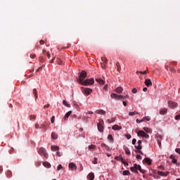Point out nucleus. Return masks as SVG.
Instances as JSON below:
<instances>
[{
	"instance_id": "58",
	"label": "nucleus",
	"mask_w": 180,
	"mask_h": 180,
	"mask_svg": "<svg viewBox=\"0 0 180 180\" xmlns=\"http://www.w3.org/2000/svg\"><path fill=\"white\" fill-rule=\"evenodd\" d=\"M44 109H47V108H50V104H46L44 106Z\"/></svg>"
},
{
	"instance_id": "33",
	"label": "nucleus",
	"mask_w": 180,
	"mask_h": 180,
	"mask_svg": "<svg viewBox=\"0 0 180 180\" xmlns=\"http://www.w3.org/2000/svg\"><path fill=\"white\" fill-rule=\"evenodd\" d=\"M63 104L65 105V106H67V108H71V105L70 104H68V103H67V101L64 100L63 101Z\"/></svg>"
},
{
	"instance_id": "9",
	"label": "nucleus",
	"mask_w": 180,
	"mask_h": 180,
	"mask_svg": "<svg viewBox=\"0 0 180 180\" xmlns=\"http://www.w3.org/2000/svg\"><path fill=\"white\" fill-rule=\"evenodd\" d=\"M85 78H86V72H85L84 70L82 71V72L80 73L79 75V79H82V81L84 79H85Z\"/></svg>"
},
{
	"instance_id": "48",
	"label": "nucleus",
	"mask_w": 180,
	"mask_h": 180,
	"mask_svg": "<svg viewBox=\"0 0 180 180\" xmlns=\"http://www.w3.org/2000/svg\"><path fill=\"white\" fill-rule=\"evenodd\" d=\"M60 169H63V165H59L57 167V171H60Z\"/></svg>"
},
{
	"instance_id": "59",
	"label": "nucleus",
	"mask_w": 180,
	"mask_h": 180,
	"mask_svg": "<svg viewBox=\"0 0 180 180\" xmlns=\"http://www.w3.org/2000/svg\"><path fill=\"white\" fill-rule=\"evenodd\" d=\"M136 153H139V154H141V155H144V153H143L141 152V150H139V151L136 150Z\"/></svg>"
},
{
	"instance_id": "52",
	"label": "nucleus",
	"mask_w": 180,
	"mask_h": 180,
	"mask_svg": "<svg viewBox=\"0 0 180 180\" xmlns=\"http://www.w3.org/2000/svg\"><path fill=\"white\" fill-rule=\"evenodd\" d=\"M136 142H137V139H133V140H132V144H133V146H134Z\"/></svg>"
},
{
	"instance_id": "11",
	"label": "nucleus",
	"mask_w": 180,
	"mask_h": 180,
	"mask_svg": "<svg viewBox=\"0 0 180 180\" xmlns=\"http://www.w3.org/2000/svg\"><path fill=\"white\" fill-rule=\"evenodd\" d=\"M158 175H160V176H167L168 174H169V172H161L158 171Z\"/></svg>"
},
{
	"instance_id": "49",
	"label": "nucleus",
	"mask_w": 180,
	"mask_h": 180,
	"mask_svg": "<svg viewBox=\"0 0 180 180\" xmlns=\"http://www.w3.org/2000/svg\"><path fill=\"white\" fill-rule=\"evenodd\" d=\"M125 136L127 139V140H130V139H131V135L130 134H126Z\"/></svg>"
},
{
	"instance_id": "63",
	"label": "nucleus",
	"mask_w": 180,
	"mask_h": 180,
	"mask_svg": "<svg viewBox=\"0 0 180 180\" xmlns=\"http://www.w3.org/2000/svg\"><path fill=\"white\" fill-rule=\"evenodd\" d=\"M30 57L31 58H34L36 57V54H31Z\"/></svg>"
},
{
	"instance_id": "50",
	"label": "nucleus",
	"mask_w": 180,
	"mask_h": 180,
	"mask_svg": "<svg viewBox=\"0 0 180 180\" xmlns=\"http://www.w3.org/2000/svg\"><path fill=\"white\" fill-rule=\"evenodd\" d=\"M169 71H171L172 72H175V68H172V67H170L169 68Z\"/></svg>"
},
{
	"instance_id": "36",
	"label": "nucleus",
	"mask_w": 180,
	"mask_h": 180,
	"mask_svg": "<svg viewBox=\"0 0 180 180\" xmlns=\"http://www.w3.org/2000/svg\"><path fill=\"white\" fill-rule=\"evenodd\" d=\"M143 120V122L144 120H147V122H150L151 120V117H150V116H146V117H144Z\"/></svg>"
},
{
	"instance_id": "16",
	"label": "nucleus",
	"mask_w": 180,
	"mask_h": 180,
	"mask_svg": "<svg viewBox=\"0 0 180 180\" xmlns=\"http://www.w3.org/2000/svg\"><path fill=\"white\" fill-rule=\"evenodd\" d=\"M51 151H58V150H60V147H58V146H51Z\"/></svg>"
},
{
	"instance_id": "41",
	"label": "nucleus",
	"mask_w": 180,
	"mask_h": 180,
	"mask_svg": "<svg viewBox=\"0 0 180 180\" xmlns=\"http://www.w3.org/2000/svg\"><path fill=\"white\" fill-rule=\"evenodd\" d=\"M116 121V117H113L112 120H108V123H113V122Z\"/></svg>"
},
{
	"instance_id": "14",
	"label": "nucleus",
	"mask_w": 180,
	"mask_h": 180,
	"mask_svg": "<svg viewBox=\"0 0 180 180\" xmlns=\"http://www.w3.org/2000/svg\"><path fill=\"white\" fill-rule=\"evenodd\" d=\"M95 179V174L93 172H91L87 176V179L94 180Z\"/></svg>"
},
{
	"instance_id": "19",
	"label": "nucleus",
	"mask_w": 180,
	"mask_h": 180,
	"mask_svg": "<svg viewBox=\"0 0 180 180\" xmlns=\"http://www.w3.org/2000/svg\"><path fill=\"white\" fill-rule=\"evenodd\" d=\"M110 98H111L112 99H119V95H118V94H115V93H112V94H111V95H110Z\"/></svg>"
},
{
	"instance_id": "27",
	"label": "nucleus",
	"mask_w": 180,
	"mask_h": 180,
	"mask_svg": "<svg viewBox=\"0 0 180 180\" xmlns=\"http://www.w3.org/2000/svg\"><path fill=\"white\" fill-rule=\"evenodd\" d=\"M116 66H117V71H118V72H120V71L122 70V68L120 67V63L119 62H117Z\"/></svg>"
},
{
	"instance_id": "42",
	"label": "nucleus",
	"mask_w": 180,
	"mask_h": 180,
	"mask_svg": "<svg viewBox=\"0 0 180 180\" xmlns=\"http://www.w3.org/2000/svg\"><path fill=\"white\" fill-rule=\"evenodd\" d=\"M101 60L103 61V63L108 64V59L106 58H101Z\"/></svg>"
},
{
	"instance_id": "22",
	"label": "nucleus",
	"mask_w": 180,
	"mask_h": 180,
	"mask_svg": "<svg viewBox=\"0 0 180 180\" xmlns=\"http://www.w3.org/2000/svg\"><path fill=\"white\" fill-rule=\"evenodd\" d=\"M71 113H72V111H68L64 117L65 120H67V119H68L70 117V116L71 115Z\"/></svg>"
},
{
	"instance_id": "61",
	"label": "nucleus",
	"mask_w": 180,
	"mask_h": 180,
	"mask_svg": "<svg viewBox=\"0 0 180 180\" xmlns=\"http://www.w3.org/2000/svg\"><path fill=\"white\" fill-rule=\"evenodd\" d=\"M54 119H55V117L53 116V117H51V123H54Z\"/></svg>"
},
{
	"instance_id": "54",
	"label": "nucleus",
	"mask_w": 180,
	"mask_h": 180,
	"mask_svg": "<svg viewBox=\"0 0 180 180\" xmlns=\"http://www.w3.org/2000/svg\"><path fill=\"white\" fill-rule=\"evenodd\" d=\"M140 73V74H143V75H146V74H147V71H143V72H136V73Z\"/></svg>"
},
{
	"instance_id": "21",
	"label": "nucleus",
	"mask_w": 180,
	"mask_h": 180,
	"mask_svg": "<svg viewBox=\"0 0 180 180\" xmlns=\"http://www.w3.org/2000/svg\"><path fill=\"white\" fill-rule=\"evenodd\" d=\"M43 54H46V57H48L49 60L51 58L50 52L46 51V50L42 51Z\"/></svg>"
},
{
	"instance_id": "47",
	"label": "nucleus",
	"mask_w": 180,
	"mask_h": 180,
	"mask_svg": "<svg viewBox=\"0 0 180 180\" xmlns=\"http://www.w3.org/2000/svg\"><path fill=\"white\" fill-rule=\"evenodd\" d=\"M94 148H95V146L94 145L89 146V150H94Z\"/></svg>"
},
{
	"instance_id": "35",
	"label": "nucleus",
	"mask_w": 180,
	"mask_h": 180,
	"mask_svg": "<svg viewBox=\"0 0 180 180\" xmlns=\"http://www.w3.org/2000/svg\"><path fill=\"white\" fill-rule=\"evenodd\" d=\"M144 131H146V133H150L151 132V129L148 127H144L143 128Z\"/></svg>"
},
{
	"instance_id": "51",
	"label": "nucleus",
	"mask_w": 180,
	"mask_h": 180,
	"mask_svg": "<svg viewBox=\"0 0 180 180\" xmlns=\"http://www.w3.org/2000/svg\"><path fill=\"white\" fill-rule=\"evenodd\" d=\"M70 47H71V44H68V46L63 47V50H65V49H68V48H70Z\"/></svg>"
},
{
	"instance_id": "3",
	"label": "nucleus",
	"mask_w": 180,
	"mask_h": 180,
	"mask_svg": "<svg viewBox=\"0 0 180 180\" xmlns=\"http://www.w3.org/2000/svg\"><path fill=\"white\" fill-rule=\"evenodd\" d=\"M37 151L39 155H44L45 158H49V153H47L46 148L41 147L38 149Z\"/></svg>"
},
{
	"instance_id": "12",
	"label": "nucleus",
	"mask_w": 180,
	"mask_h": 180,
	"mask_svg": "<svg viewBox=\"0 0 180 180\" xmlns=\"http://www.w3.org/2000/svg\"><path fill=\"white\" fill-rule=\"evenodd\" d=\"M145 84L146 85V86L150 87L153 86V82H151V79H146L145 80Z\"/></svg>"
},
{
	"instance_id": "62",
	"label": "nucleus",
	"mask_w": 180,
	"mask_h": 180,
	"mask_svg": "<svg viewBox=\"0 0 180 180\" xmlns=\"http://www.w3.org/2000/svg\"><path fill=\"white\" fill-rule=\"evenodd\" d=\"M43 68L42 66L39 67L37 70V72H39V71H41V70Z\"/></svg>"
},
{
	"instance_id": "34",
	"label": "nucleus",
	"mask_w": 180,
	"mask_h": 180,
	"mask_svg": "<svg viewBox=\"0 0 180 180\" xmlns=\"http://www.w3.org/2000/svg\"><path fill=\"white\" fill-rule=\"evenodd\" d=\"M33 95L35 96V99H37V89H33Z\"/></svg>"
},
{
	"instance_id": "7",
	"label": "nucleus",
	"mask_w": 180,
	"mask_h": 180,
	"mask_svg": "<svg viewBox=\"0 0 180 180\" xmlns=\"http://www.w3.org/2000/svg\"><path fill=\"white\" fill-rule=\"evenodd\" d=\"M168 106L169 108H171V109H176V108H178V103L174 101H168Z\"/></svg>"
},
{
	"instance_id": "17",
	"label": "nucleus",
	"mask_w": 180,
	"mask_h": 180,
	"mask_svg": "<svg viewBox=\"0 0 180 180\" xmlns=\"http://www.w3.org/2000/svg\"><path fill=\"white\" fill-rule=\"evenodd\" d=\"M112 130H122V127L115 124L112 127Z\"/></svg>"
},
{
	"instance_id": "2",
	"label": "nucleus",
	"mask_w": 180,
	"mask_h": 180,
	"mask_svg": "<svg viewBox=\"0 0 180 180\" xmlns=\"http://www.w3.org/2000/svg\"><path fill=\"white\" fill-rule=\"evenodd\" d=\"M131 171H132V172H134L135 174H137L139 172L137 171H140V172H141V174H146V170L141 169V166H140V165H137V164H134V166L131 167L130 168Z\"/></svg>"
},
{
	"instance_id": "4",
	"label": "nucleus",
	"mask_w": 180,
	"mask_h": 180,
	"mask_svg": "<svg viewBox=\"0 0 180 180\" xmlns=\"http://www.w3.org/2000/svg\"><path fill=\"white\" fill-rule=\"evenodd\" d=\"M97 127L98 131L100 133H103L104 127H103V120L100 119L98 123L97 124Z\"/></svg>"
},
{
	"instance_id": "23",
	"label": "nucleus",
	"mask_w": 180,
	"mask_h": 180,
	"mask_svg": "<svg viewBox=\"0 0 180 180\" xmlns=\"http://www.w3.org/2000/svg\"><path fill=\"white\" fill-rule=\"evenodd\" d=\"M126 98H129V96L127 95V96H123V95H118V100L120 101V100H124V99H126Z\"/></svg>"
},
{
	"instance_id": "8",
	"label": "nucleus",
	"mask_w": 180,
	"mask_h": 180,
	"mask_svg": "<svg viewBox=\"0 0 180 180\" xmlns=\"http://www.w3.org/2000/svg\"><path fill=\"white\" fill-rule=\"evenodd\" d=\"M159 113L160 115H167V113H168V108H160L159 110Z\"/></svg>"
},
{
	"instance_id": "43",
	"label": "nucleus",
	"mask_w": 180,
	"mask_h": 180,
	"mask_svg": "<svg viewBox=\"0 0 180 180\" xmlns=\"http://www.w3.org/2000/svg\"><path fill=\"white\" fill-rule=\"evenodd\" d=\"M92 163L94 164V165L98 164V158H94V160L92 162Z\"/></svg>"
},
{
	"instance_id": "18",
	"label": "nucleus",
	"mask_w": 180,
	"mask_h": 180,
	"mask_svg": "<svg viewBox=\"0 0 180 180\" xmlns=\"http://www.w3.org/2000/svg\"><path fill=\"white\" fill-rule=\"evenodd\" d=\"M96 112L97 113V115H105L106 114V111H105L103 110H96Z\"/></svg>"
},
{
	"instance_id": "37",
	"label": "nucleus",
	"mask_w": 180,
	"mask_h": 180,
	"mask_svg": "<svg viewBox=\"0 0 180 180\" xmlns=\"http://www.w3.org/2000/svg\"><path fill=\"white\" fill-rule=\"evenodd\" d=\"M122 175H130V172L129 170H124L122 173Z\"/></svg>"
},
{
	"instance_id": "53",
	"label": "nucleus",
	"mask_w": 180,
	"mask_h": 180,
	"mask_svg": "<svg viewBox=\"0 0 180 180\" xmlns=\"http://www.w3.org/2000/svg\"><path fill=\"white\" fill-rule=\"evenodd\" d=\"M142 122H144L143 119H142L141 120H139V119L136 120V123H142Z\"/></svg>"
},
{
	"instance_id": "60",
	"label": "nucleus",
	"mask_w": 180,
	"mask_h": 180,
	"mask_svg": "<svg viewBox=\"0 0 180 180\" xmlns=\"http://www.w3.org/2000/svg\"><path fill=\"white\" fill-rule=\"evenodd\" d=\"M136 159H138V160H141V155H136Z\"/></svg>"
},
{
	"instance_id": "24",
	"label": "nucleus",
	"mask_w": 180,
	"mask_h": 180,
	"mask_svg": "<svg viewBox=\"0 0 180 180\" xmlns=\"http://www.w3.org/2000/svg\"><path fill=\"white\" fill-rule=\"evenodd\" d=\"M170 159L172 160L173 164H176L177 160L175 159V156L174 155H170Z\"/></svg>"
},
{
	"instance_id": "64",
	"label": "nucleus",
	"mask_w": 180,
	"mask_h": 180,
	"mask_svg": "<svg viewBox=\"0 0 180 180\" xmlns=\"http://www.w3.org/2000/svg\"><path fill=\"white\" fill-rule=\"evenodd\" d=\"M40 44H44V41L43 39H41L40 41H39Z\"/></svg>"
},
{
	"instance_id": "55",
	"label": "nucleus",
	"mask_w": 180,
	"mask_h": 180,
	"mask_svg": "<svg viewBox=\"0 0 180 180\" xmlns=\"http://www.w3.org/2000/svg\"><path fill=\"white\" fill-rule=\"evenodd\" d=\"M132 93H133V94H137V89L134 88V89H132Z\"/></svg>"
},
{
	"instance_id": "26",
	"label": "nucleus",
	"mask_w": 180,
	"mask_h": 180,
	"mask_svg": "<svg viewBox=\"0 0 180 180\" xmlns=\"http://www.w3.org/2000/svg\"><path fill=\"white\" fill-rule=\"evenodd\" d=\"M144 161H145V162H146V164H148V165H151V162H152L151 159H150L148 158H146L144 159Z\"/></svg>"
},
{
	"instance_id": "40",
	"label": "nucleus",
	"mask_w": 180,
	"mask_h": 180,
	"mask_svg": "<svg viewBox=\"0 0 180 180\" xmlns=\"http://www.w3.org/2000/svg\"><path fill=\"white\" fill-rule=\"evenodd\" d=\"M57 64H58V65H63V60H61L60 59H57L56 61Z\"/></svg>"
},
{
	"instance_id": "57",
	"label": "nucleus",
	"mask_w": 180,
	"mask_h": 180,
	"mask_svg": "<svg viewBox=\"0 0 180 180\" xmlns=\"http://www.w3.org/2000/svg\"><path fill=\"white\" fill-rule=\"evenodd\" d=\"M86 115H94V112L92 111H88L87 112H85Z\"/></svg>"
},
{
	"instance_id": "44",
	"label": "nucleus",
	"mask_w": 180,
	"mask_h": 180,
	"mask_svg": "<svg viewBox=\"0 0 180 180\" xmlns=\"http://www.w3.org/2000/svg\"><path fill=\"white\" fill-rule=\"evenodd\" d=\"M56 155H57L58 157H61V155H63V153H61V152H60V151H57Z\"/></svg>"
},
{
	"instance_id": "13",
	"label": "nucleus",
	"mask_w": 180,
	"mask_h": 180,
	"mask_svg": "<svg viewBox=\"0 0 180 180\" xmlns=\"http://www.w3.org/2000/svg\"><path fill=\"white\" fill-rule=\"evenodd\" d=\"M141 143H143L141 140L138 141V146H135V148L136 150H141V148H143V147L141 146Z\"/></svg>"
},
{
	"instance_id": "20",
	"label": "nucleus",
	"mask_w": 180,
	"mask_h": 180,
	"mask_svg": "<svg viewBox=\"0 0 180 180\" xmlns=\"http://www.w3.org/2000/svg\"><path fill=\"white\" fill-rule=\"evenodd\" d=\"M96 82H98V84H100V85H103L105 84V80L102 79H96Z\"/></svg>"
},
{
	"instance_id": "6",
	"label": "nucleus",
	"mask_w": 180,
	"mask_h": 180,
	"mask_svg": "<svg viewBox=\"0 0 180 180\" xmlns=\"http://www.w3.org/2000/svg\"><path fill=\"white\" fill-rule=\"evenodd\" d=\"M137 136L139 137H144L145 139H149L150 138V135H148L147 133H146L144 131H139L137 133Z\"/></svg>"
},
{
	"instance_id": "15",
	"label": "nucleus",
	"mask_w": 180,
	"mask_h": 180,
	"mask_svg": "<svg viewBox=\"0 0 180 180\" xmlns=\"http://www.w3.org/2000/svg\"><path fill=\"white\" fill-rule=\"evenodd\" d=\"M123 148L127 155H130V149H129V147H127V146H124Z\"/></svg>"
},
{
	"instance_id": "30",
	"label": "nucleus",
	"mask_w": 180,
	"mask_h": 180,
	"mask_svg": "<svg viewBox=\"0 0 180 180\" xmlns=\"http://www.w3.org/2000/svg\"><path fill=\"white\" fill-rule=\"evenodd\" d=\"M51 137L52 139H53V140H57L58 135H57V134H56L55 132H52Z\"/></svg>"
},
{
	"instance_id": "29",
	"label": "nucleus",
	"mask_w": 180,
	"mask_h": 180,
	"mask_svg": "<svg viewBox=\"0 0 180 180\" xmlns=\"http://www.w3.org/2000/svg\"><path fill=\"white\" fill-rule=\"evenodd\" d=\"M120 161L124 164V165H129V162H126V160L123 158V157L120 158Z\"/></svg>"
},
{
	"instance_id": "5",
	"label": "nucleus",
	"mask_w": 180,
	"mask_h": 180,
	"mask_svg": "<svg viewBox=\"0 0 180 180\" xmlns=\"http://www.w3.org/2000/svg\"><path fill=\"white\" fill-rule=\"evenodd\" d=\"M82 92L84 95H91L92 94V89L82 87Z\"/></svg>"
},
{
	"instance_id": "56",
	"label": "nucleus",
	"mask_w": 180,
	"mask_h": 180,
	"mask_svg": "<svg viewBox=\"0 0 180 180\" xmlns=\"http://www.w3.org/2000/svg\"><path fill=\"white\" fill-rule=\"evenodd\" d=\"M122 156L121 155H120V156H116L115 158V160H117V161H119V160H120V158H121Z\"/></svg>"
},
{
	"instance_id": "10",
	"label": "nucleus",
	"mask_w": 180,
	"mask_h": 180,
	"mask_svg": "<svg viewBox=\"0 0 180 180\" xmlns=\"http://www.w3.org/2000/svg\"><path fill=\"white\" fill-rule=\"evenodd\" d=\"M69 168L72 171H75V170H77V165L74 162H70L69 164Z\"/></svg>"
},
{
	"instance_id": "45",
	"label": "nucleus",
	"mask_w": 180,
	"mask_h": 180,
	"mask_svg": "<svg viewBox=\"0 0 180 180\" xmlns=\"http://www.w3.org/2000/svg\"><path fill=\"white\" fill-rule=\"evenodd\" d=\"M40 129H44V130H47V127L45 124H41L40 127Z\"/></svg>"
},
{
	"instance_id": "28",
	"label": "nucleus",
	"mask_w": 180,
	"mask_h": 180,
	"mask_svg": "<svg viewBox=\"0 0 180 180\" xmlns=\"http://www.w3.org/2000/svg\"><path fill=\"white\" fill-rule=\"evenodd\" d=\"M102 148H105L106 151H109V146L105 143H101Z\"/></svg>"
},
{
	"instance_id": "25",
	"label": "nucleus",
	"mask_w": 180,
	"mask_h": 180,
	"mask_svg": "<svg viewBox=\"0 0 180 180\" xmlns=\"http://www.w3.org/2000/svg\"><path fill=\"white\" fill-rule=\"evenodd\" d=\"M115 92H117V94H122L123 92V88L122 87H118L115 89Z\"/></svg>"
},
{
	"instance_id": "31",
	"label": "nucleus",
	"mask_w": 180,
	"mask_h": 180,
	"mask_svg": "<svg viewBox=\"0 0 180 180\" xmlns=\"http://www.w3.org/2000/svg\"><path fill=\"white\" fill-rule=\"evenodd\" d=\"M43 165H44V167H46V168H50V167H51V165H50V163H49V162H43Z\"/></svg>"
},
{
	"instance_id": "1",
	"label": "nucleus",
	"mask_w": 180,
	"mask_h": 180,
	"mask_svg": "<svg viewBox=\"0 0 180 180\" xmlns=\"http://www.w3.org/2000/svg\"><path fill=\"white\" fill-rule=\"evenodd\" d=\"M78 82L79 84H81V85L88 86V85H94V84L95 83V80L94 79V78L87 79L83 81L82 79H79Z\"/></svg>"
},
{
	"instance_id": "46",
	"label": "nucleus",
	"mask_w": 180,
	"mask_h": 180,
	"mask_svg": "<svg viewBox=\"0 0 180 180\" xmlns=\"http://www.w3.org/2000/svg\"><path fill=\"white\" fill-rule=\"evenodd\" d=\"M174 119H175V120H180V114L176 115Z\"/></svg>"
},
{
	"instance_id": "38",
	"label": "nucleus",
	"mask_w": 180,
	"mask_h": 180,
	"mask_svg": "<svg viewBox=\"0 0 180 180\" xmlns=\"http://www.w3.org/2000/svg\"><path fill=\"white\" fill-rule=\"evenodd\" d=\"M108 140H109L110 141H111L112 143H113V136H112L111 134L108 136Z\"/></svg>"
},
{
	"instance_id": "32",
	"label": "nucleus",
	"mask_w": 180,
	"mask_h": 180,
	"mask_svg": "<svg viewBox=\"0 0 180 180\" xmlns=\"http://www.w3.org/2000/svg\"><path fill=\"white\" fill-rule=\"evenodd\" d=\"M136 115H139V112H136V111H134V112H129V116H134Z\"/></svg>"
},
{
	"instance_id": "39",
	"label": "nucleus",
	"mask_w": 180,
	"mask_h": 180,
	"mask_svg": "<svg viewBox=\"0 0 180 180\" xmlns=\"http://www.w3.org/2000/svg\"><path fill=\"white\" fill-rule=\"evenodd\" d=\"M106 64H108V63H101V68H103V70H106Z\"/></svg>"
}]
</instances>
